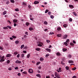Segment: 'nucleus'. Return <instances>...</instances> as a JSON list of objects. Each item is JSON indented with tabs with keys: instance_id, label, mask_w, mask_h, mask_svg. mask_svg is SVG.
<instances>
[{
	"instance_id": "obj_1",
	"label": "nucleus",
	"mask_w": 78,
	"mask_h": 78,
	"mask_svg": "<svg viewBox=\"0 0 78 78\" xmlns=\"http://www.w3.org/2000/svg\"><path fill=\"white\" fill-rule=\"evenodd\" d=\"M39 44H37V46H38V47H42V45H44V44H43V43L41 42H39Z\"/></svg>"
},
{
	"instance_id": "obj_2",
	"label": "nucleus",
	"mask_w": 78,
	"mask_h": 78,
	"mask_svg": "<svg viewBox=\"0 0 78 78\" xmlns=\"http://www.w3.org/2000/svg\"><path fill=\"white\" fill-rule=\"evenodd\" d=\"M29 72L30 73H33V69H29Z\"/></svg>"
},
{
	"instance_id": "obj_3",
	"label": "nucleus",
	"mask_w": 78,
	"mask_h": 78,
	"mask_svg": "<svg viewBox=\"0 0 78 78\" xmlns=\"http://www.w3.org/2000/svg\"><path fill=\"white\" fill-rule=\"evenodd\" d=\"M69 8H71V9H73V8H74V6H73V5H69Z\"/></svg>"
},
{
	"instance_id": "obj_4",
	"label": "nucleus",
	"mask_w": 78,
	"mask_h": 78,
	"mask_svg": "<svg viewBox=\"0 0 78 78\" xmlns=\"http://www.w3.org/2000/svg\"><path fill=\"white\" fill-rule=\"evenodd\" d=\"M34 3L35 5H37V4H39V2L38 1H36L34 2Z\"/></svg>"
},
{
	"instance_id": "obj_5",
	"label": "nucleus",
	"mask_w": 78,
	"mask_h": 78,
	"mask_svg": "<svg viewBox=\"0 0 78 78\" xmlns=\"http://www.w3.org/2000/svg\"><path fill=\"white\" fill-rule=\"evenodd\" d=\"M68 36V35H64L63 36V38L64 39H66V38Z\"/></svg>"
},
{
	"instance_id": "obj_6",
	"label": "nucleus",
	"mask_w": 78,
	"mask_h": 78,
	"mask_svg": "<svg viewBox=\"0 0 78 78\" xmlns=\"http://www.w3.org/2000/svg\"><path fill=\"white\" fill-rule=\"evenodd\" d=\"M16 63L17 64H20V63H21V61L19 60H16Z\"/></svg>"
},
{
	"instance_id": "obj_7",
	"label": "nucleus",
	"mask_w": 78,
	"mask_h": 78,
	"mask_svg": "<svg viewBox=\"0 0 78 78\" xmlns=\"http://www.w3.org/2000/svg\"><path fill=\"white\" fill-rule=\"evenodd\" d=\"M11 54H8L6 55V57H7V58H9V57H11Z\"/></svg>"
},
{
	"instance_id": "obj_8",
	"label": "nucleus",
	"mask_w": 78,
	"mask_h": 78,
	"mask_svg": "<svg viewBox=\"0 0 78 78\" xmlns=\"http://www.w3.org/2000/svg\"><path fill=\"white\" fill-rule=\"evenodd\" d=\"M45 50H47V51H48L49 52H50V53L51 51V50L49 48H46Z\"/></svg>"
},
{
	"instance_id": "obj_9",
	"label": "nucleus",
	"mask_w": 78,
	"mask_h": 78,
	"mask_svg": "<svg viewBox=\"0 0 78 78\" xmlns=\"http://www.w3.org/2000/svg\"><path fill=\"white\" fill-rule=\"evenodd\" d=\"M5 60V59L1 58V60H0V62H4Z\"/></svg>"
},
{
	"instance_id": "obj_10",
	"label": "nucleus",
	"mask_w": 78,
	"mask_h": 78,
	"mask_svg": "<svg viewBox=\"0 0 78 78\" xmlns=\"http://www.w3.org/2000/svg\"><path fill=\"white\" fill-rule=\"evenodd\" d=\"M68 62L70 64V63H73L74 62L73 60H69L68 61Z\"/></svg>"
},
{
	"instance_id": "obj_11",
	"label": "nucleus",
	"mask_w": 78,
	"mask_h": 78,
	"mask_svg": "<svg viewBox=\"0 0 78 78\" xmlns=\"http://www.w3.org/2000/svg\"><path fill=\"white\" fill-rule=\"evenodd\" d=\"M58 31H61V28L60 27H58L57 28Z\"/></svg>"
},
{
	"instance_id": "obj_12",
	"label": "nucleus",
	"mask_w": 78,
	"mask_h": 78,
	"mask_svg": "<svg viewBox=\"0 0 78 78\" xmlns=\"http://www.w3.org/2000/svg\"><path fill=\"white\" fill-rule=\"evenodd\" d=\"M27 37V36L26 35H24V37H23L22 38V39H26Z\"/></svg>"
},
{
	"instance_id": "obj_13",
	"label": "nucleus",
	"mask_w": 78,
	"mask_h": 78,
	"mask_svg": "<svg viewBox=\"0 0 78 78\" xmlns=\"http://www.w3.org/2000/svg\"><path fill=\"white\" fill-rule=\"evenodd\" d=\"M23 5L24 6V7H26V6H27V4L25 2H23Z\"/></svg>"
},
{
	"instance_id": "obj_14",
	"label": "nucleus",
	"mask_w": 78,
	"mask_h": 78,
	"mask_svg": "<svg viewBox=\"0 0 78 78\" xmlns=\"http://www.w3.org/2000/svg\"><path fill=\"white\" fill-rule=\"evenodd\" d=\"M14 23H16L17 22V20L16 19H14L13 20Z\"/></svg>"
},
{
	"instance_id": "obj_15",
	"label": "nucleus",
	"mask_w": 78,
	"mask_h": 78,
	"mask_svg": "<svg viewBox=\"0 0 78 78\" xmlns=\"http://www.w3.org/2000/svg\"><path fill=\"white\" fill-rule=\"evenodd\" d=\"M56 55L57 56H60V55H61V54H60L59 52H58L56 53Z\"/></svg>"
},
{
	"instance_id": "obj_16",
	"label": "nucleus",
	"mask_w": 78,
	"mask_h": 78,
	"mask_svg": "<svg viewBox=\"0 0 78 78\" xmlns=\"http://www.w3.org/2000/svg\"><path fill=\"white\" fill-rule=\"evenodd\" d=\"M64 28H66L67 27V25L66 24H64L63 25Z\"/></svg>"
},
{
	"instance_id": "obj_17",
	"label": "nucleus",
	"mask_w": 78,
	"mask_h": 78,
	"mask_svg": "<svg viewBox=\"0 0 78 78\" xmlns=\"http://www.w3.org/2000/svg\"><path fill=\"white\" fill-rule=\"evenodd\" d=\"M62 50L63 51H67V49L66 48H63L62 49Z\"/></svg>"
},
{
	"instance_id": "obj_18",
	"label": "nucleus",
	"mask_w": 78,
	"mask_h": 78,
	"mask_svg": "<svg viewBox=\"0 0 78 78\" xmlns=\"http://www.w3.org/2000/svg\"><path fill=\"white\" fill-rule=\"evenodd\" d=\"M37 51H40L41 50V48H37L35 49Z\"/></svg>"
},
{
	"instance_id": "obj_19",
	"label": "nucleus",
	"mask_w": 78,
	"mask_h": 78,
	"mask_svg": "<svg viewBox=\"0 0 78 78\" xmlns=\"http://www.w3.org/2000/svg\"><path fill=\"white\" fill-rule=\"evenodd\" d=\"M24 56H25V54H22L21 55V57L22 58H24Z\"/></svg>"
},
{
	"instance_id": "obj_20",
	"label": "nucleus",
	"mask_w": 78,
	"mask_h": 78,
	"mask_svg": "<svg viewBox=\"0 0 78 78\" xmlns=\"http://www.w3.org/2000/svg\"><path fill=\"white\" fill-rule=\"evenodd\" d=\"M30 25V23H28V22H27L26 23V26H28V25Z\"/></svg>"
},
{
	"instance_id": "obj_21",
	"label": "nucleus",
	"mask_w": 78,
	"mask_h": 78,
	"mask_svg": "<svg viewBox=\"0 0 78 78\" xmlns=\"http://www.w3.org/2000/svg\"><path fill=\"white\" fill-rule=\"evenodd\" d=\"M73 14H74L75 16H77V15H76V12H73Z\"/></svg>"
},
{
	"instance_id": "obj_22",
	"label": "nucleus",
	"mask_w": 78,
	"mask_h": 78,
	"mask_svg": "<svg viewBox=\"0 0 78 78\" xmlns=\"http://www.w3.org/2000/svg\"><path fill=\"white\" fill-rule=\"evenodd\" d=\"M40 60L41 61H44V58H43L41 57L40 58Z\"/></svg>"
},
{
	"instance_id": "obj_23",
	"label": "nucleus",
	"mask_w": 78,
	"mask_h": 78,
	"mask_svg": "<svg viewBox=\"0 0 78 78\" xmlns=\"http://www.w3.org/2000/svg\"><path fill=\"white\" fill-rule=\"evenodd\" d=\"M70 45H71V46H73L74 45V44L73 43H70Z\"/></svg>"
},
{
	"instance_id": "obj_24",
	"label": "nucleus",
	"mask_w": 78,
	"mask_h": 78,
	"mask_svg": "<svg viewBox=\"0 0 78 78\" xmlns=\"http://www.w3.org/2000/svg\"><path fill=\"white\" fill-rule=\"evenodd\" d=\"M36 76H37L38 77H39V78H41V75H40V74H37L36 75Z\"/></svg>"
},
{
	"instance_id": "obj_25",
	"label": "nucleus",
	"mask_w": 78,
	"mask_h": 78,
	"mask_svg": "<svg viewBox=\"0 0 78 78\" xmlns=\"http://www.w3.org/2000/svg\"><path fill=\"white\" fill-rule=\"evenodd\" d=\"M64 45H65L66 46H67L68 45V44L66 42H64Z\"/></svg>"
},
{
	"instance_id": "obj_26",
	"label": "nucleus",
	"mask_w": 78,
	"mask_h": 78,
	"mask_svg": "<svg viewBox=\"0 0 78 78\" xmlns=\"http://www.w3.org/2000/svg\"><path fill=\"white\" fill-rule=\"evenodd\" d=\"M57 37H61V34H58L57 35Z\"/></svg>"
},
{
	"instance_id": "obj_27",
	"label": "nucleus",
	"mask_w": 78,
	"mask_h": 78,
	"mask_svg": "<svg viewBox=\"0 0 78 78\" xmlns=\"http://www.w3.org/2000/svg\"><path fill=\"white\" fill-rule=\"evenodd\" d=\"M6 13H7L6 11H4L3 13V15H5V14H6Z\"/></svg>"
},
{
	"instance_id": "obj_28",
	"label": "nucleus",
	"mask_w": 78,
	"mask_h": 78,
	"mask_svg": "<svg viewBox=\"0 0 78 78\" xmlns=\"http://www.w3.org/2000/svg\"><path fill=\"white\" fill-rule=\"evenodd\" d=\"M49 35L54 34V33L52 32H50V33L49 34Z\"/></svg>"
},
{
	"instance_id": "obj_29",
	"label": "nucleus",
	"mask_w": 78,
	"mask_h": 78,
	"mask_svg": "<svg viewBox=\"0 0 78 78\" xmlns=\"http://www.w3.org/2000/svg\"><path fill=\"white\" fill-rule=\"evenodd\" d=\"M23 47H24V44H23L21 45V49H22V48H23Z\"/></svg>"
},
{
	"instance_id": "obj_30",
	"label": "nucleus",
	"mask_w": 78,
	"mask_h": 78,
	"mask_svg": "<svg viewBox=\"0 0 78 78\" xmlns=\"http://www.w3.org/2000/svg\"><path fill=\"white\" fill-rule=\"evenodd\" d=\"M44 23L45 25H47V24H48L47 22V21H45L44 22Z\"/></svg>"
},
{
	"instance_id": "obj_31",
	"label": "nucleus",
	"mask_w": 78,
	"mask_h": 78,
	"mask_svg": "<svg viewBox=\"0 0 78 78\" xmlns=\"http://www.w3.org/2000/svg\"><path fill=\"white\" fill-rule=\"evenodd\" d=\"M30 56V54H29L27 55V58H29Z\"/></svg>"
},
{
	"instance_id": "obj_32",
	"label": "nucleus",
	"mask_w": 78,
	"mask_h": 78,
	"mask_svg": "<svg viewBox=\"0 0 78 78\" xmlns=\"http://www.w3.org/2000/svg\"><path fill=\"white\" fill-rule=\"evenodd\" d=\"M15 43L16 44H19V41H15Z\"/></svg>"
},
{
	"instance_id": "obj_33",
	"label": "nucleus",
	"mask_w": 78,
	"mask_h": 78,
	"mask_svg": "<svg viewBox=\"0 0 78 78\" xmlns=\"http://www.w3.org/2000/svg\"><path fill=\"white\" fill-rule=\"evenodd\" d=\"M50 56V54H47L46 55L45 57H46V58H47V57H48V56Z\"/></svg>"
},
{
	"instance_id": "obj_34",
	"label": "nucleus",
	"mask_w": 78,
	"mask_h": 78,
	"mask_svg": "<svg viewBox=\"0 0 78 78\" xmlns=\"http://www.w3.org/2000/svg\"><path fill=\"white\" fill-rule=\"evenodd\" d=\"M65 68L66 70H69V68L68 67V66H66Z\"/></svg>"
},
{
	"instance_id": "obj_35",
	"label": "nucleus",
	"mask_w": 78,
	"mask_h": 78,
	"mask_svg": "<svg viewBox=\"0 0 78 78\" xmlns=\"http://www.w3.org/2000/svg\"><path fill=\"white\" fill-rule=\"evenodd\" d=\"M68 57L69 58H72V55L70 54H69L68 55Z\"/></svg>"
},
{
	"instance_id": "obj_36",
	"label": "nucleus",
	"mask_w": 78,
	"mask_h": 78,
	"mask_svg": "<svg viewBox=\"0 0 78 78\" xmlns=\"http://www.w3.org/2000/svg\"><path fill=\"white\" fill-rule=\"evenodd\" d=\"M29 30H30V31H31V30H33V28L32 27H30L29 28Z\"/></svg>"
},
{
	"instance_id": "obj_37",
	"label": "nucleus",
	"mask_w": 78,
	"mask_h": 78,
	"mask_svg": "<svg viewBox=\"0 0 78 78\" xmlns=\"http://www.w3.org/2000/svg\"><path fill=\"white\" fill-rule=\"evenodd\" d=\"M56 77H57V78H60V76L59 75H57L56 76H55Z\"/></svg>"
},
{
	"instance_id": "obj_38",
	"label": "nucleus",
	"mask_w": 78,
	"mask_h": 78,
	"mask_svg": "<svg viewBox=\"0 0 78 78\" xmlns=\"http://www.w3.org/2000/svg\"><path fill=\"white\" fill-rule=\"evenodd\" d=\"M58 74V73L56 72L55 73V76H56Z\"/></svg>"
},
{
	"instance_id": "obj_39",
	"label": "nucleus",
	"mask_w": 78,
	"mask_h": 78,
	"mask_svg": "<svg viewBox=\"0 0 78 78\" xmlns=\"http://www.w3.org/2000/svg\"><path fill=\"white\" fill-rule=\"evenodd\" d=\"M23 73H24V74H26V75H27V72L24 71L23 72Z\"/></svg>"
},
{
	"instance_id": "obj_40",
	"label": "nucleus",
	"mask_w": 78,
	"mask_h": 78,
	"mask_svg": "<svg viewBox=\"0 0 78 78\" xmlns=\"http://www.w3.org/2000/svg\"><path fill=\"white\" fill-rule=\"evenodd\" d=\"M48 12V9H46V11L45 12V13H47V12Z\"/></svg>"
},
{
	"instance_id": "obj_41",
	"label": "nucleus",
	"mask_w": 78,
	"mask_h": 78,
	"mask_svg": "<svg viewBox=\"0 0 78 78\" xmlns=\"http://www.w3.org/2000/svg\"><path fill=\"white\" fill-rule=\"evenodd\" d=\"M41 62H37V66L39 64H40Z\"/></svg>"
},
{
	"instance_id": "obj_42",
	"label": "nucleus",
	"mask_w": 78,
	"mask_h": 78,
	"mask_svg": "<svg viewBox=\"0 0 78 78\" xmlns=\"http://www.w3.org/2000/svg\"><path fill=\"white\" fill-rule=\"evenodd\" d=\"M69 41H70V40H69V39H68L66 41V42L67 43H68V42H69Z\"/></svg>"
},
{
	"instance_id": "obj_43",
	"label": "nucleus",
	"mask_w": 78,
	"mask_h": 78,
	"mask_svg": "<svg viewBox=\"0 0 78 78\" xmlns=\"http://www.w3.org/2000/svg\"><path fill=\"white\" fill-rule=\"evenodd\" d=\"M7 27H8V28H9V29H11V27L9 26H7Z\"/></svg>"
},
{
	"instance_id": "obj_44",
	"label": "nucleus",
	"mask_w": 78,
	"mask_h": 78,
	"mask_svg": "<svg viewBox=\"0 0 78 78\" xmlns=\"http://www.w3.org/2000/svg\"><path fill=\"white\" fill-rule=\"evenodd\" d=\"M50 17L51 19H53V18H54V16H53V15L51 16Z\"/></svg>"
},
{
	"instance_id": "obj_45",
	"label": "nucleus",
	"mask_w": 78,
	"mask_h": 78,
	"mask_svg": "<svg viewBox=\"0 0 78 78\" xmlns=\"http://www.w3.org/2000/svg\"><path fill=\"white\" fill-rule=\"evenodd\" d=\"M76 69V68L75 67L72 68L73 70H75Z\"/></svg>"
},
{
	"instance_id": "obj_46",
	"label": "nucleus",
	"mask_w": 78,
	"mask_h": 78,
	"mask_svg": "<svg viewBox=\"0 0 78 78\" xmlns=\"http://www.w3.org/2000/svg\"><path fill=\"white\" fill-rule=\"evenodd\" d=\"M61 63L62 65H65V63H64L62 61L61 62Z\"/></svg>"
},
{
	"instance_id": "obj_47",
	"label": "nucleus",
	"mask_w": 78,
	"mask_h": 78,
	"mask_svg": "<svg viewBox=\"0 0 78 78\" xmlns=\"http://www.w3.org/2000/svg\"><path fill=\"white\" fill-rule=\"evenodd\" d=\"M12 38H13L14 39L16 38V36H14V35L12 36Z\"/></svg>"
},
{
	"instance_id": "obj_48",
	"label": "nucleus",
	"mask_w": 78,
	"mask_h": 78,
	"mask_svg": "<svg viewBox=\"0 0 78 78\" xmlns=\"http://www.w3.org/2000/svg\"><path fill=\"white\" fill-rule=\"evenodd\" d=\"M48 13L49 15H51V12H49Z\"/></svg>"
},
{
	"instance_id": "obj_49",
	"label": "nucleus",
	"mask_w": 78,
	"mask_h": 78,
	"mask_svg": "<svg viewBox=\"0 0 78 78\" xmlns=\"http://www.w3.org/2000/svg\"><path fill=\"white\" fill-rule=\"evenodd\" d=\"M28 7L29 8H31V6L30 5H28Z\"/></svg>"
},
{
	"instance_id": "obj_50",
	"label": "nucleus",
	"mask_w": 78,
	"mask_h": 78,
	"mask_svg": "<svg viewBox=\"0 0 78 78\" xmlns=\"http://www.w3.org/2000/svg\"><path fill=\"white\" fill-rule=\"evenodd\" d=\"M10 2L12 3H14V0H11Z\"/></svg>"
},
{
	"instance_id": "obj_51",
	"label": "nucleus",
	"mask_w": 78,
	"mask_h": 78,
	"mask_svg": "<svg viewBox=\"0 0 78 78\" xmlns=\"http://www.w3.org/2000/svg\"><path fill=\"white\" fill-rule=\"evenodd\" d=\"M23 52L24 53H27V51H23Z\"/></svg>"
},
{
	"instance_id": "obj_52",
	"label": "nucleus",
	"mask_w": 78,
	"mask_h": 78,
	"mask_svg": "<svg viewBox=\"0 0 78 78\" xmlns=\"http://www.w3.org/2000/svg\"><path fill=\"white\" fill-rule=\"evenodd\" d=\"M14 55H17V52L16 51L14 52Z\"/></svg>"
},
{
	"instance_id": "obj_53",
	"label": "nucleus",
	"mask_w": 78,
	"mask_h": 78,
	"mask_svg": "<svg viewBox=\"0 0 78 78\" xmlns=\"http://www.w3.org/2000/svg\"><path fill=\"white\" fill-rule=\"evenodd\" d=\"M69 21L70 22H72V18H70L69 19Z\"/></svg>"
},
{
	"instance_id": "obj_54",
	"label": "nucleus",
	"mask_w": 78,
	"mask_h": 78,
	"mask_svg": "<svg viewBox=\"0 0 78 78\" xmlns=\"http://www.w3.org/2000/svg\"><path fill=\"white\" fill-rule=\"evenodd\" d=\"M17 57L18 58H19L20 57V54H19L17 55Z\"/></svg>"
},
{
	"instance_id": "obj_55",
	"label": "nucleus",
	"mask_w": 78,
	"mask_h": 78,
	"mask_svg": "<svg viewBox=\"0 0 78 78\" xmlns=\"http://www.w3.org/2000/svg\"><path fill=\"white\" fill-rule=\"evenodd\" d=\"M18 76H20V75H21V74L20 73H19L18 74Z\"/></svg>"
},
{
	"instance_id": "obj_56",
	"label": "nucleus",
	"mask_w": 78,
	"mask_h": 78,
	"mask_svg": "<svg viewBox=\"0 0 78 78\" xmlns=\"http://www.w3.org/2000/svg\"><path fill=\"white\" fill-rule=\"evenodd\" d=\"M16 11H19V10L18 9H15Z\"/></svg>"
},
{
	"instance_id": "obj_57",
	"label": "nucleus",
	"mask_w": 78,
	"mask_h": 78,
	"mask_svg": "<svg viewBox=\"0 0 78 78\" xmlns=\"http://www.w3.org/2000/svg\"><path fill=\"white\" fill-rule=\"evenodd\" d=\"M30 19L31 20H34V18H30Z\"/></svg>"
},
{
	"instance_id": "obj_58",
	"label": "nucleus",
	"mask_w": 78,
	"mask_h": 78,
	"mask_svg": "<svg viewBox=\"0 0 78 78\" xmlns=\"http://www.w3.org/2000/svg\"><path fill=\"white\" fill-rule=\"evenodd\" d=\"M0 50H3V48L1 46H0Z\"/></svg>"
},
{
	"instance_id": "obj_59",
	"label": "nucleus",
	"mask_w": 78,
	"mask_h": 78,
	"mask_svg": "<svg viewBox=\"0 0 78 78\" xmlns=\"http://www.w3.org/2000/svg\"><path fill=\"white\" fill-rule=\"evenodd\" d=\"M9 62H10V61H9V60H8L7 61V63L9 64Z\"/></svg>"
},
{
	"instance_id": "obj_60",
	"label": "nucleus",
	"mask_w": 78,
	"mask_h": 78,
	"mask_svg": "<svg viewBox=\"0 0 78 78\" xmlns=\"http://www.w3.org/2000/svg\"><path fill=\"white\" fill-rule=\"evenodd\" d=\"M8 70H12V69L11 68L9 67V68Z\"/></svg>"
},
{
	"instance_id": "obj_61",
	"label": "nucleus",
	"mask_w": 78,
	"mask_h": 78,
	"mask_svg": "<svg viewBox=\"0 0 78 78\" xmlns=\"http://www.w3.org/2000/svg\"><path fill=\"white\" fill-rule=\"evenodd\" d=\"M46 42H47L48 43H49V42H50V41L49 40H47L46 41Z\"/></svg>"
},
{
	"instance_id": "obj_62",
	"label": "nucleus",
	"mask_w": 78,
	"mask_h": 78,
	"mask_svg": "<svg viewBox=\"0 0 78 78\" xmlns=\"http://www.w3.org/2000/svg\"><path fill=\"white\" fill-rule=\"evenodd\" d=\"M3 29H8V27H7H7H3Z\"/></svg>"
},
{
	"instance_id": "obj_63",
	"label": "nucleus",
	"mask_w": 78,
	"mask_h": 78,
	"mask_svg": "<svg viewBox=\"0 0 78 78\" xmlns=\"http://www.w3.org/2000/svg\"><path fill=\"white\" fill-rule=\"evenodd\" d=\"M25 34H26V35H28V32H26L25 33Z\"/></svg>"
},
{
	"instance_id": "obj_64",
	"label": "nucleus",
	"mask_w": 78,
	"mask_h": 78,
	"mask_svg": "<svg viewBox=\"0 0 78 78\" xmlns=\"http://www.w3.org/2000/svg\"><path fill=\"white\" fill-rule=\"evenodd\" d=\"M73 78H76V76H74L73 77Z\"/></svg>"
}]
</instances>
